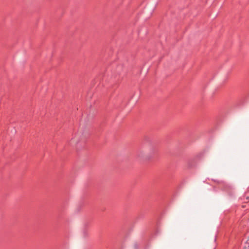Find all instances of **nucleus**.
Segmentation results:
<instances>
[{
	"mask_svg": "<svg viewBox=\"0 0 249 249\" xmlns=\"http://www.w3.org/2000/svg\"><path fill=\"white\" fill-rule=\"evenodd\" d=\"M244 249H249V239L246 243L245 246L244 247Z\"/></svg>",
	"mask_w": 249,
	"mask_h": 249,
	"instance_id": "obj_1",
	"label": "nucleus"
},
{
	"mask_svg": "<svg viewBox=\"0 0 249 249\" xmlns=\"http://www.w3.org/2000/svg\"><path fill=\"white\" fill-rule=\"evenodd\" d=\"M142 152H139L138 154V157L139 158H142Z\"/></svg>",
	"mask_w": 249,
	"mask_h": 249,
	"instance_id": "obj_2",
	"label": "nucleus"
}]
</instances>
